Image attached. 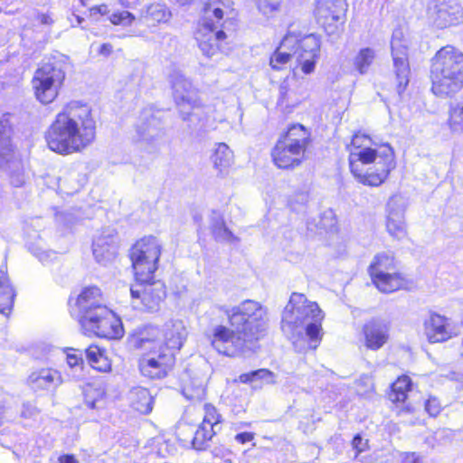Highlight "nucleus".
Segmentation results:
<instances>
[{
	"mask_svg": "<svg viewBox=\"0 0 463 463\" xmlns=\"http://www.w3.org/2000/svg\"><path fill=\"white\" fill-rule=\"evenodd\" d=\"M273 373L270 370L261 368L240 374L239 381L242 383H251L258 379L271 377Z\"/></svg>",
	"mask_w": 463,
	"mask_h": 463,
	"instance_id": "obj_41",
	"label": "nucleus"
},
{
	"mask_svg": "<svg viewBox=\"0 0 463 463\" xmlns=\"http://www.w3.org/2000/svg\"><path fill=\"white\" fill-rule=\"evenodd\" d=\"M9 182L14 187L23 186L25 183L24 172H11L9 175Z\"/></svg>",
	"mask_w": 463,
	"mask_h": 463,
	"instance_id": "obj_48",
	"label": "nucleus"
},
{
	"mask_svg": "<svg viewBox=\"0 0 463 463\" xmlns=\"http://www.w3.org/2000/svg\"><path fill=\"white\" fill-rule=\"evenodd\" d=\"M325 314L315 301H309L303 293L293 292L285 306L280 328L294 337L300 338L304 330L308 344L315 349L322 340V322Z\"/></svg>",
	"mask_w": 463,
	"mask_h": 463,
	"instance_id": "obj_6",
	"label": "nucleus"
},
{
	"mask_svg": "<svg viewBox=\"0 0 463 463\" xmlns=\"http://www.w3.org/2000/svg\"><path fill=\"white\" fill-rule=\"evenodd\" d=\"M65 77L63 62L52 56L46 58L32 79L35 99L43 105L53 102L60 94Z\"/></svg>",
	"mask_w": 463,
	"mask_h": 463,
	"instance_id": "obj_10",
	"label": "nucleus"
},
{
	"mask_svg": "<svg viewBox=\"0 0 463 463\" xmlns=\"http://www.w3.org/2000/svg\"><path fill=\"white\" fill-rule=\"evenodd\" d=\"M76 19H77V22H78L79 24H81V23H82V21H83V18H82V17H80V16H77V17H76Z\"/></svg>",
	"mask_w": 463,
	"mask_h": 463,
	"instance_id": "obj_57",
	"label": "nucleus"
},
{
	"mask_svg": "<svg viewBox=\"0 0 463 463\" xmlns=\"http://www.w3.org/2000/svg\"><path fill=\"white\" fill-rule=\"evenodd\" d=\"M162 244L154 235H144L130 246L128 257L131 263L134 278L155 275L159 268Z\"/></svg>",
	"mask_w": 463,
	"mask_h": 463,
	"instance_id": "obj_12",
	"label": "nucleus"
},
{
	"mask_svg": "<svg viewBox=\"0 0 463 463\" xmlns=\"http://www.w3.org/2000/svg\"><path fill=\"white\" fill-rule=\"evenodd\" d=\"M172 13L165 4L154 2L146 5L138 16L148 27H156L170 21Z\"/></svg>",
	"mask_w": 463,
	"mask_h": 463,
	"instance_id": "obj_26",
	"label": "nucleus"
},
{
	"mask_svg": "<svg viewBox=\"0 0 463 463\" xmlns=\"http://www.w3.org/2000/svg\"><path fill=\"white\" fill-rule=\"evenodd\" d=\"M424 410L431 418L438 417L443 410L439 399L434 395H429L424 402Z\"/></svg>",
	"mask_w": 463,
	"mask_h": 463,
	"instance_id": "obj_42",
	"label": "nucleus"
},
{
	"mask_svg": "<svg viewBox=\"0 0 463 463\" xmlns=\"http://www.w3.org/2000/svg\"><path fill=\"white\" fill-rule=\"evenodd\" d=\"M352 448L355 450V456L369 449L368 439H364L360 434H355L351 440Z\"/></svg>",
	"mask_w": 463,
	"mask_h": 463,
	"instance_id": "obj_45",
	"label": "nucleus"
},
{
	"mask_svg": "<svg viewBox=\"0 0 463 463\" xmlns=\"http://www.w3.org/2000/svg\"><path fill=\"white\" fill-rule=\"evenodd\" d=\"M230 326L220 324L206 335L220 354L233 358L253 347L266 335V309L257 301L246 299L232 308L222 307Z\"/></svg>",
	"mask_w": 463,
	"mask_h": 463,
	"instance_id": "obj_1",
	"label": "nucleus"
},
{
	"mask_svg": "<svg viewBox=\"0 0 463 463\" xmlns=\"http://www.w3.org/2000/svg\"><path fill=\"white\" fill-rule=\"evenodd\" d=\"M83 400L85 405L91 410H102L107 407L108 397L102 386L88 383L83 387Z\"/></svg>",
	"mask_w": 463,
	"mask_h": 463,
	"instance_id": "obj_30",
	"label": "nucleus"
},
{
	"mask_svg": "<svg viewBox=\"0 0 463 463\" xmlns=\"http://www.w3.org/2000/svg\"><path fill=\"white\" fill-rule=\"evenodd\" d=\"M130 406L140 414H149L153 410L154 398L148 389L144 387H135L130 391Z\"/></svg>",
	"mask_w": 463,
	"mask_h": 463,
	"instance_id": "obj_31",
	"label": "nucleus"
},
{
	"mask_svg": "<svg viewBox=\"0 0 463 463\" xmlns=\"http://www.w3.org/2000/svg\"><path fill=\"white\" fill-rule=\"evenodd\" d=\"M165 284L155 279V275L146 278H134L130 287L132 303L146 312H156L167 298Z\"/></svg>",
	"mask_w": 463,
	"mask_h": 463,
	"instance_id": "obj_13",
	"label": "nucleus"
},
{
	"mask_svg": "<svg viewBox=\"0 0 463 463\" xmlns=\"http://www.w3.org/2000/svg\"><path fill=\"white\" fill-rule=\"evenodd\" d=\"M118 3L122 8L132 9L140 5L142 0H118Z\"/></svg>",
	"mask_w": 463,
	"mask_h": 463,
	"instance_id": "obj_51",
	"label": "nucleus"
},
{
	"mask_svg": "<svg viewBox=\"0 0 463 463\" xmlns=\"http://www.w3.org/2000/svg\"><path fill=\"white\" fill-rule=\"evenodd\" d=\"M60 374L52 368H42L30 373L27 385L35 392L53 389L60 381Z\"/></svg>",
	"mask_w": 463,
	"mask_h": 463,
	"instance_id": "obj_24",
	"label": "nucleus"
},
{
	"mask_svg": "<svg viewBox=\"0 0 463 463\" xmlns=\"http://www.w3.org/2000/svg\"><path fill=\"white\" fill-rule=\"evenodd\" d=\"M372 284L383 294L408 289L410 281L402 272L393 254L377 253L367 268Z\"/></svg>",
	"mask_w": 463,
	"mask_h": 463,
	"instance_id": "obj_9",
	"label": "nucleus"
},
{
	"mask_svg": "<svg viewBox=\"0 0 463 463\" xmlns=\"http://www.w3.org/2000/svg\"><path fill=\"white\" fill-rule=\"evenodd\" d=\"M301 103V99L298 97L297 93L291 90L288 85H281L279 87V97L278 105L285 109H294Z\"/></svg>",
	"mask_w": 463,
	"mask_h": 463,
	"instance_id": "obj_36",
	"label": "nucleus"
},
{
	"mask_svg": "<svg viewBox=\"0 0 463 463\" xmlns=\"http://www.w3.org/2000/svg\"><path fill=\"white\" fill-rule=\"evenodd\" d=\"M177 2H179L181 5H186V4H189L192 2V0H176Z\"/></svg>",
	"mask_w": 463,
	"mask_h": 463,
	"instance_id": "obj_55",
	"label": "nucleus"
},
{
	"mask_svg": "<svg viewBox=\"0 0 463 463\" xmlns=\"http://www.w3.org/2000/svg\"><path fill=\"white\" fill-rule=\"evenodd\" d=\"M188 336L182 320H170L164 325L162 340L142 354L137 361L140 374L148 380H161L174 370L176 355Z\"/></svg>",
	"mask_w": 463,
	"mask_h": 463,
	"instance_id": "obj_4",
	"label": "nucleus"
},
{
	"mask_svg": "<svg viewBox=\"0 0 463 463\" xmlns=\"http://www.w3.org/2000/svg\"><path fill=\"white\" fill-rule=\"evenodd\" d=\"M286 33H291L296 39L297 44L294 52L297 57V65L300 67L304 74L312 73L320 57V36L317 33H308L301 36L295 32L289 31Z\"/></svg>",
	"mask_w": 463,
	"mask_h": 463,
	"instance_id": "obj_15",
	"label": "nucleus"
},
{
	"mask_svg": "<svg viewBox=\"0 0 463 463\" xmlns=\"http://www.w3.org/2000/svg\"><path fill=\"white\" fill-rule=\"evenodd\" d=\"M237 22L232 0H206L194 31V39L202 52L212 57L222 51L227 43V30Z\"/></svg>",
	"mask_w": 463,
	"mask_h": 463,
	"instance_id": "obj_5",
	"label": "nucleus"
},
{
	"mask_svg": "<svg viewBox=\"0 0 463 463\" xmlns=\"http://www.w3.org/2000/svg\"><path fill=\"white\" fill-rule=\"evenodd\" d=\"M347 149L350 172L364 185L380 186L396 168L393 148L387 143L375 142L362 130L352 136Z\"/></svg>",
	"mask_w": 463,
	"mask_h": 463,
	"instance_id": "obj_3",
	"label": "nucleus"
},
{
	"mask_svg": "<svg viewBox=\"0 0 463 463\" xmlns=\"http://www.w3.org/2000/svg\"><path fill=\"white\" fill-rule=\"evenodd\" d=\"M311 145V130L300 123H292L271 148V161L280 170H294L307 159Z\"/></svg>",
	"mask_w": 463,
	"mask_h": 463,
	"instance_id": "obj_8",
	"label": "nucleus"
},
{
	"mask_svg": "<svg viewBox=\"0 0 463 463\" xmlns=\"http://www.w3.org/2000/svg\"><path fill=\"white\" fill-rule=\"evenodd\" d=\"M66 361L70 367H76L83 364L81 352L78 349L70 348L66 355Z\"/></svg>",
	"mask_w": 463,
	"mask_h": 463,
	"instance_id": "obj_46",
	"label": "nucleus"
},
{
	"mask_svg": "<svg viewBox=\"0 0 463 463\" xmlns=\"http://www.w3.org/2000/svg\"><path fill=\"white\" fill-rule=\"evenodd\" d=\"M236 457L229 449H220L213 452L212 463H235Z\"/></svg>",
	"mask_w": 463,
	"mask_h": 463,
	"instance_id": "obj_44",
	"label": "nucleus"
},
{
	"mask_svg": "<svg viewBox=\"0 0 463 463\" xmlns=\"http://www.w3.org/2000/svg\"><path fill=\"white\" fill-rule=\"evenodd\" d=\"M282 0H257L258 8L264 14H273L281 8Z\"/></svg>",
	"mask_w": 463,
	"mask_h": 463,
	"instance_id": "obj_43",
	"label": "nucleus"
},
{
	"mask_svg": "<svg viewBox=\"0 0 463 463\" xmlns=\"http://www.w3.org/2000/svg\"><path fill=\"white\" fill-rule=\"evenodd\" d=\"M399 463H422V458L416 452H404Z\"/></svg>",
	"mask_w": 463,
	"mask_h": 463,
	"instance_id": "obj_49",
	"label": "nucleus"
},
{
	"mask_svg": "<svg viewBox=\"0 0 463 463\" xmlns=\"http://www.w3.org/2000/svg\"><path fill=\"white\" fill-rule=\"evenodd\" d=\"M255 438L253 432L244 431L235 435V440L240 444H246L252 441Z\"/></svg>",
	"mask_w": 463,
	"mask_h": 463,
	"instance_id": "obj_50",
	"label": "nucleus"
},
{
	"mask_svg": "<svg viewBox=\"0 0 463 463\" xmlns=\"http://www.w3.org/2000/svg\"><path fill=\"white\" fill-rule=\"evenodd\" d=\"M158 326L153 325H143L137 326L129 335L128 341L131 347L137 350L145 348L147 345H156L158 335H162Z\"/></svg>",
	"mask_w": 463,
	"mask_h": 463,
	"instance_id": "obj_28",
	"label": "nucleus"
},
{
	"mask_svg": "<svg viewBox=\"0 0 463 463\" xmlns=\"http://www.w3.org/2000/svg\"><path fill=\"white\" fill-rule=\"evenodd\" d=\"M211 232L216 241H232L236 240L232 232L227 228L222 218L215 221L211 226Z\"/></svg>",
	"mask_w": 463,
	"mask_h": 463,
	"instance_id": "obj_39",
	"label": "nucleus"
},
{
	"mask_svg": "<svg viewBox=\"0 0 463 463\" xmlns=\"http://www.w3.org/2000/svg\"><path fill=\"white\" fill-rule=\"evenodd\" d=\"M59 463H79V459L74 454H61L58 458Z\"/></svg>",
	"mask_w": 463,
	"mask_h": 463,
	"instance_id": "obj_53",
	"label": "nucleus"
},
{
	"mask_svg": "<svg viewBox=\"0 0 463 463\" xmlns=\"http://www.w3.org/2000/svg\"><path fill=\"white\" fill-rule=\"evenodd\" d=\"M422 326L423 334L430 344L445 343L458 335L454 321L438 312H430Z\"/></svg>",
	"mask_w": 463,
	"mask_h": 463,
	"instance_id": "obj_17",
	"label": "nucleus"
},
{
	"mask_svg": "<svg viewBox=\"0 0 463 463\" xmlns=\"http://www.w3.org/2000/svg\"><path fill=\"white\" fill-rule=\"evenodd\" d=\"M81 5H86L90 0H79Z\"/></svg>",
	"mask_w": 463,
	"mask_h": 463,
	"instance_id": "obj_56",
	"label": "nucleus"
},
{
	"mask_svg": "<svg viewBox=\"0 0 463 463\" xmlns=\"http://www.w3.org/2000/svg\"><path fill=\"white\" fill-rule=\"evenodd\" d=\"M88 364L96 372L109 373L112 371V360L107 348L98 344L90 345L84 351Z\"/></svg>",
	"mask_w": 463,
	"mask_h": 463,
	"instance_id": "obj_23",
	"label": "nucleus"
},
{
	"mask_svg": "<svg viewBox=\"0 0 463 463\" xmlns=\"http://www.w3.org/2000/svg\"><path fill=\"white\" fill-rule=\"evenodd\" d=\"M112 52H113V45L109 43H102L99 46V51H98V53L104 57L109 56Z\"/></svg>",
	"mask_w": 463,
	"mask_h": 463,
	"instance_id": "obj_52",
	"label": "nucleus"
},
{
	"mask_svg": "<svg viewBox=\"0 0 463 463\" xmlns=\"http://www.w3.org/2000/svg\"><path fill=\"white\" fill-rule=\"evenodd\" d=\"M213 166L221 176L229 174L233 164V152L224 143H219L212 156Z\"/></svg>",
	"mask_w": 463,
	"mask_h": 463,
	"instance_id": "obj_32",
	"label": "nucleus"
},
{
	"mask_svg": "<svg viewBox=\"0 0 463 463\" xmlns=\"http://www.w3.org/2000/svg\"><path fill=\"white\" fill-rule=\"evenodd\" d=\"M203 416L200 423L217 429L223 421L219 410L211 402H204L203 405Z\"/></svg>",
	"mask_w": 463,
	"mask_h": 463,
	"instance_id": "obj_35",
	"label": "nucleus"
},
{
	"mask_svg": "<svg viewBox=\"0 0 463 463\" xmlns=\"http://www.w3.org/2000/svg\"><path fill=\"white\" fill-rule=\"evenodd\" d=\"M346 12L347 4L342 0H317L313 14L318 26L331 36L342 31Z\"/></svg>",
	"mask_w": 463,
	"mask_h": 463,
	"instance_id": "obj_14",
	"label": "nucleus"
},
{
	"mask_svg": "<svg viewBox=\"0 0 463 463\" xmlns=\"http://www.w3.org/2000/svg\"><path fill=\"white\" fill-rule=\"evenodd\" d=\"M412 385V380L407 373L401 374L391 383L386 398L393 405H403L409 399Z\"/></svg>",
	"mask_w": 463,
	"mask_h": 463,
	"instance_id": "obj_25",
	"label": "nucleus"
},
{
	"mask_svg": "<svg viewBox=\"0 0 463 463\" xmlns=\"http://www.w3.org/2000/svg\"><path fill=\"white\" fill-rule=\"evenodd\" d=\"M108 20L114 26H131L136 21L137 16L124 8V10H117L108 16Z\"/></svg>",
	"mask_w": 463,
	"mask_h": 463,
	"instance_id": "obj_37",
	"label": "nucleus"
},
{
	"mask_svg": "<svg viewBox=\"0 0 463 463\" xmlns=\"http://www.w3.org/2000/svg\"><path fill=\"white\" fill-rule=\"evenodd\" d=\"M362 335L364 346L368 350L381 349L390 339V326L388 323L372 318L362 326Z\"/></svg>",
	"mask_w": 463,
	"mask_h": 463,
	"instance_id": "obj_21",
	"label": "nucleus"
},
{
	"mask_svg": "<svg viewBox=\"0 0 463 463\" xmlns=\"http://www.w3.org/2000/svg\"><path fill=\"white\" fill-rule=\"evenodd\" d=\"M217 430L199 423L195 428L186 420H181L175 428V438L183 447L190 446L195 450H206L213 437L217 434Z\"/></svg>",
	"mask_w": 463,
	"mask_h": 463,
	"instance_id": "obj_16",
	"label": "nucleus"
},
{
	"mask_svg": "<svg viewBox=\"0 0 463 463\" xmlns=\"http://www.w3.org/2000/svg\"><path fill=\"white\" fill-rule=\"evenodd\" d=\"M296 39L291 33H285L279 45L269 56V66L273 71H283L295 55Z\"/></svg>",
	"mask_w": 463,
	"mask_h": 463,
	"instance_id": "obj_22",
	"label": "nucleus"
},
{
	"mask_svg": "<svg viewBox=\"0 0 463 463\" xmlns=\"http://www.w3.org/2000/svg\"><path fill=\"white\" fill-rule=\"evenodd\" d=\"M105 305L104 294L96 285L83 287L77 296H70L68 298L70 312L77 314V317Z\"/></svg>",
	"mask_w": 463,
	"mask_h": 463,
	"instance_id": "obj_18",
	"label": "nucleus"
},
{
	"mask_svg": "<svg viewBox=\"0 0 463 463\" xmlns=\"http://www.w3.org/2000/svg\"><path fill=\"white\" fill-rule=\"evenodd\" d=\"M375 51L370 47L359 50L354 59V66L360 74H364L375 59Z\"/></svg>",
	"mask_w": 463,
	"mask_h": 463,
	"instance_id": "obj_34",
	"label": "nucleus"
},
{
	"mask_svg": "<svg viewBox=\"0 0 463 463\" xmlns=\"http://www.w3.org/2000/svg\"><path fill=\"white\" fill-rule=\"evenodd\" d=\"M429 78L436 97H454L463 90V52L451 44L440 47L430 59Z\"/></svg>",
	"mask_w": 463,
	"mask_h": 463,
	"instance_id": "obj_7",
	"label": "nucleus"
},
{
	"mask_svg": "<svg viewBox=\"0 0 463 463\" xmlns=\"http://www.w3.org/2000/svg\"><path fill=\"white\" fill-rule=\"evenodd\" d=\"M14 129L7 123L0 120V160L10 163L16 159L18 149L13 140Z\"/></svg>",
	"mask_w": 463,
	"mask_h": 463,
	"instance_id": "obj_29",
	"label": "nucleus"
},
{
	"mask_svg": "<svg viewBox=\"0 0 463 463\" xmlns=\"http://www.w3.org/2000/svg\"><path fill=\"white\" fill-rule=\"evenodd\" d=\"M414 412H415V410L412 406L406 405V406H403L402 408H401L400 410H398L396 412V415L402 416L403 414H413Z\"/></svg>",
	"mask_w": 463,
	"mask_h": 463,
	"instance_id": "obj_54",
	"label": "nucleus"
},
{
	"mask_svg": "<svg viewBox=\"0 0 463 463\" xmlns=\"http://www.w3.org/2000/svg\"><path fill=\"white\" fill-rule=\"evenodd\" d=\"M184 396L192 402H203L206 398V389L202 384L195 385L189 383L183 387Z\"/></svg>",
	"mask_w": 463,
	"mask_h": 463,
	"instance_id": "obj_38",
	"label": "nucleus"
},
{
	"mask_svg": "<svg viewBox=\"0 0 463 463\" xmlns=\"http://www.w3.org/2000/svg\"><path fill=\"white\" fill-rule=\"evenodd\" d=\"M109 15V7L106 3H101L90 7L87 11V17L92 23H98L103 17Z\"/></svg>",
	"mask_w": 463,
	"mask_h": 463,
	"instance_id": "obj_40",
	"label": "nucleus"
},
{
	"mask_svg": "<svg viewBox=\"0 0 463 463\" xmlns=\"http://www.w3.org/2000/svg\"><path fill=\"white\" fill-rule=\"evenodd\" d=\"M449 122L450 126L463 125V105L449 110Z\"/></svg>",
	"mask_w": 463,
	"mask_h": 463,
	"instance_id": "obj_47",
	"label": "nucleus"
},
{
	"mask_svg": "<svg viewBox=\"0 0 463 463\" xmlns=\"http://www.w3.org/2000/svg\"><path fill=\"white\" fill-rule=\"evenodd\" d=\"M430 17L439 30L455 27L463 22V8L452 1L439 2L431 9Z\"/></svg>",
	"mask_w": 463,
	"mask_h": 463,
	"instance_id": "obj_20",
	"label": "nucleus"
},
{
	"mask_svg": "<svg viewBox=\"0 0 463 463\" xmlns=\"http://www.w3.org/2000/svg\"><path fill=\"white\" fill-rule=\"evenodd\" d=\"M16 292L11 283L7 267L0 268V314L8 317L14 306Z\"/></svg>",
	"mask_w": 463,
	"mask_h": 463,
	"instance_id": "obj_27",
	"label": "nucleus"
},
{
	"mask_svg": "<svg viewBox=\"0 0 463 463\" xmlns=\"http://www.w3.org/2000/svg\"><path fill=\"white\" fill-rule=\"evenodd\" d=\"M82 333L108 340H118L124 335L122 321L107 305L78 317Z\"/></svg>",
	"mask_w": 463,
	"mask_h": 463,
	"instance_id": "obj_11",
	"label": "nucleus"
},
{
	"mask_svg": "<svg viewBox=\"0 0 463 463\" xmlns=\"http://www.w3.org/2000/svg\"><path fill=\"white\" fill-rule=\"evenodd\" d=\"M392 58L393 73L396 80V90L402 95L410 82L411 67L409 62L408 47L399 39L392 43Z\"/></svg>",
	"mask_w": 463,
	"mask_h": 463,
	"instance_id": "obj_19",
	"label": "nucleus"
},
{
	"mask_svg": "<svg viewBox=\"0 0 463 463\" xmlns=\"http://www.w3.org/2000/svg\"><path fill=\"white\" fill-rule=\"evenodd\" d=\"M92 109L79 100L64 104L44 132L47 147L61 156L80 153L96 138Z\"/></svg>",
	"mask_w": 463,
	"mask_h": 463,
	"instance_id": "obj_2",
	"label": "nucleus"
},
{
	"mask_svg": "<svg viewBox=\"0 0 463 463\" xmlns=\"http://www.w3.org/2000/svg\"><path fill=\"white\" fill-rule=\"evenodd\" d=\"M386 229L389 234L397 241H403L408 238L406 225L402 218L396 213L388 216Z\"/></svg>",
	"mask_w": 463,
	"mask_h": 463,
	"instance_id": "obj_33",
	"label": "nucleus"
}]
</instances>
